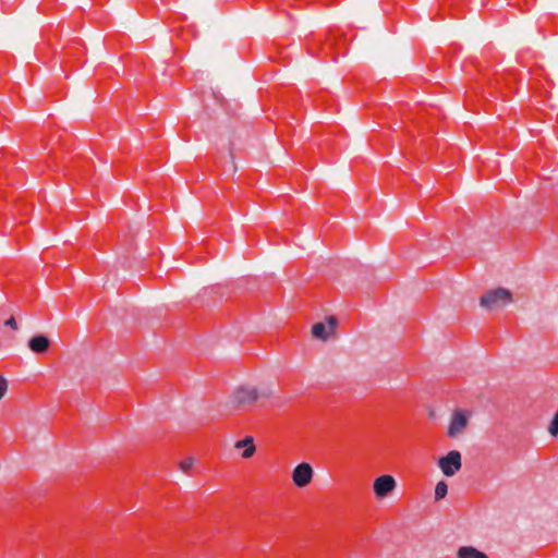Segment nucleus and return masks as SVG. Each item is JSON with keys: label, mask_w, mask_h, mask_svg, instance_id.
Instances as JSON below:
<instances>
[{"label": "nucleus", "mask_w": 558, "mask_h": 558, "mask_svg": "<svg viewBox=\"0 0 558 558\" xmlns=\"http://www.w3.org/2000/svg\"><path fill=\"white\" fill-rule=\"evenodd\" d=\"M512 301V294L505 288H497L485 292L481 299V306L494 311L499 310Z\"/></svg>", "instance_id": "obj_1"}, {"label": "nucleus", "mask_w": 558, "mask_h": 558, "mask_svg": "<svg viewBox=\"0 0 558 558\" xmlns=\"http://www.w3.org/2000/svg\"><path fill=\"white\" fill-rule=\"evenodd\" d=\"M268 392H259L255 387L244 385L236 388L232 395V403L235 408L254 404L262 398H268Z\"/></svg>", "instance_id": "obj_2"}, {"label": "nucleus", "mask_w": 558, "mask_h": 558, "mask_svg": "<svg viewBox=\"0 0 558 558\" xmlns=\"http://www.w3.org/2000/svg\"><path fill=\"white\" fill-rule=\"evenodd\" d=\"M470 414L464 410H454L447 430L449 438L460 436L469 425Z\"/></svg>", "instance_id": "obj_3"}, {"label": "nucleus", "mask_w": 558, "mask_h": 558, "mask_svg": "<svg viewBox=\"0 0 558 558\" xmlns=\"http://www.w3.org/2000/svg\"><path fill=\"white\" fill-rule=\"evenodd\" d=\"M438 466L446 476H453L462 466L461 453L458 450L449 451L438 460Z\"/></svg>", "instance_id": "obj_4"}, {"label": "nucleus", "mask_w": 558, "mask_h": 558, "mask_svg": "<svg viewBox=\"0 0 558 558\" xmlns=\"http://www.w3.org/2000/svg\"><path fill=\"white\" fill-rule=\"evenodd\" d=\"M312 478H313V469L306 462H302V463L298 464L292 472L293 483L298 487H305L306 485H308L311 483Z\"/></svg>", "instance_id": "obj_5"}, {"label": "nucleus", "mask_w": 558, "mask_h": 558, "mask_svg": "<svg viewBox=\"0 0 558 558\" xmlns=\"http://www.w3.org/2000/svg\"><path fill=\"white\" fill-rule=\"evenodd\" d=\"M373 487L377 498H385L396 488V481L391 475H380L374 481Z\"/></svg>", "instance_id": "obj_6"}, {"label": "nucleus", "mask_w": 558, "mask_h": 558, "mask_svg": "<svg viewBox=\"0 0 558 558\" xmlns=\"http://www.w3.org/2000/svg\"><path fill=\"white\" fill-rule=\"evenodd\" d=\"M337 327V318L335 316H329L327 318V325L324 323H316L312 327V335L314 338L319 340H327L329 335L333 332Z\"/></svg>", "instance_id": "obj_7"}, {"label": "nucleus", "mask_w": 558, "mask_h": 558, "mask_svg": "<svg viewBox=\"0 0 558 558\" xmlns=\"http://www.w3.org/2000/svg\"><path fill=\"white\" fill-rule=\"evenodd\" d=\"M51 341L45 335H36L28 340V349L36 354H44L50 348Z\"/></svg>", "instance_id": "obj_8"}, {"label": "nucleus", "mask_w": 558, "mask_h": 558, "mask_svg": "<svg viewBox=\"0 0 558 558\" xmlns=\"http://www.w3.org/2000/svg\"><path fill=\"white\" fill-rule=\"evenodd\" d=\"M458 558H488L486 554L472 546H462L458 550Z\"/></svg>", "instance_id": "obj_9"}, {"label": "nucleus", "mask_w": 558, "mask_h": 558, "mask_svg": "<svg viewBox=\"0 0 558 558\" xmlns=\"http://www.w3.org/2000/svg\"><path fill=\"white\" fill-rule=\"evenodd\" d=\"M235 447L236 448H242V447L245 448L242 453V457L245 459L251 458L255 452L253 437H251V436H247L244 439L236 441Z\"/></svg>", "instance_id": "obj_10"}, {"label": "nucleus", "mask_w": 558, "mask_h": 558, "mask_svg": "<svg viewBox=\"0 0 558 558\" xmlns=\"http://www.w3.org/2000/svg\"><path fill=\"white\" fill-rule=\"evenodd\" d=\"M448 492V486L444 481H440L436 484L435 487V499L440 500L446 497Z\"/></svg>", "instance_id": "obj_11"}, {"label": "nucleus", "mask_w": 558, "mask_h": 558, "mask_svg": "<svg viewBox=\"0 0 558 558\" xmlns=\"http://www.w3.org/2000/svg\"><path fill=\"white\" fill-rule=\"evenodd\" d=\"M548 432L553 437H558V410L550 422Z\"/></svg>", "instance_id": "obj_12"}, {"label": "nucleus", "mask_w": 558, "mask_h": 558, "mask_svg": "<svg viewBox=\"0 0 558 558\" xmlns=\"http://www.w3.org/2000/svg\"><path fill=\"white\" fill-rule=\"evenodd\" d=\"M194 459L193 458H186L185 460L180 462V470L184 473H189L190 470L193 468Z\"/></svg>", "instance_id": "obj_13"}, {"label": "nucleus", "mask_w": 558, "mask_h": 558, "mask_svg": "<svg viewBox=\"0 0 558 558\" xmlns=\"http://www.w3.org/2000/svg\"><path fill=\"white\" fill-rule=\"evenodd\" d=\"M8 389L7 380L0 375V399L5 395Z\"/></svg>", "instance_id": "obj_14"}, {"label": "nucleus", "mask_w": 558, "mask_h": 558, "mask_svg": "<svg viewBox=\"0 0 558 558\" xmlns=\"http://www.w3.org/2000/svg\"><path fill=\"white\" fill-rule=\"evenodd\" d=\"M4 325L11 327L12 329H17V323L13 316L5 320Z\"/></svg>", "instance_id": "obj_15"}]
</instances>
